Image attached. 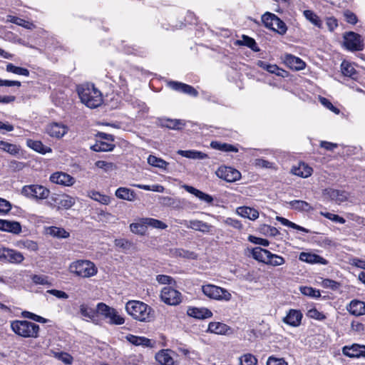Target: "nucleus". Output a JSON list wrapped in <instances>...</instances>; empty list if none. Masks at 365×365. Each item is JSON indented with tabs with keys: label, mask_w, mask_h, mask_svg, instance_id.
<instances>
[{
	"label": "nucleus",
	"mask_w": 365,
	"mask_h": 365,
	"mask_svg": "<svg viewBox=\"0 0 365 365\" xmlns=\"http://www.w3.org/2000/svg\"><path fill=\"white\" fill-rule=\"evenodd\" d=\"M77 91L81 101L90 108H97L103 103L102 93L93 84L78 86Z\"/></svg>",
	"instance_id": "obj_1"
},
{
	"label": "nucleus",
	"mask_w": 365,
	"mask_h": 365,
	"mask_svg": "<svg viewBox=\"0 0 365 365\" xmlns=\"http://www.w3.org/2000/svg\"><path fill=\"white\" fill-rule=\"evenodd\" d=\"M127 313L134 319L140 322H149L152 318V309L144 302L131 300L126 303Z\"/></svg>",
	"instance_id": "obj_2"
},
{
	"label": "nucleus",
	"mask_w": 365,
	"mask_h": 365,
	"mask_svg": "<svg viewBox=\"0 0 365 365\" xmlns=\"http://www.w3.org/2000/svg\"><path fill=\"white\" fill-rule=\"evenodd\" d=\"M11 329L18 335L26 338H37L39 326L26 320H16L11 324Z\"/></svg>",
	"instance_id": "obj_3"
},
{
	"label": "nucleus",
	"mask_w": 365,
	"mask_h": 365,
	"mask_svg": "<svg viewBox=\"0 0 365 365\" xmlns=\"http://www.w3.org/2000/svg\"><path fill=\"white\" fill-rule=\"evenodd\" d=\"M70 272L81 277L95 276L98 269L95 264L89 260H77L71 264Z\"/></svg>",
	"instance_id": "obj_4"
},
{
	"label": "nucleus",
	"mask_w": 365,
	"mask_h": 365,
	"mask_svg": "<svg viewBox=\"0 0 365 365\" xmlns=\"http://www.w3.org/2000/svg\"><path fill=\"white\" fill-rule=\"evenodd\" d=\"M97 312L109 324L122 325L125 323V317L117 309L104 303L97 304Z\"/></svg>",
	"instance_id": "obj_5"
},
{
	"label": "nucleus",
	"mask_w": 365,
	"mask_h": 365,
	"mask_svg": "<svg viewBox=\"0 0 365 365\" xmlns=\"http://www.w3.org/2000/svg\"><path fill=\"white\" fill-rule=\"evenodd\" d=\"M21 193L27 198L42 200L48 198L50 190L41 185L33 184L24 185Z\"/></svg>",
	"instance_id": "obj_6"
},
{
	"label": "nucleus",
	"mask_w": 365,
	"mask_h": 365,
	"mask_svg": "<svg viewBox=\"0 0 365 365\" xmlns=\"http://www.w3.org/2000/svg\"><path fill=\"white\" fill-rule=\"evenodd\" d=\"M344 46L350 51H359L364 49V40L361 36L353 31L344 34Z\"/></svg>",
	"instance_id": "obj_7"
},
{
	"label": "nucleus",
	"mask_w": 365,
	"mask_h": 365,
	"mask_svg": "<svg viewBox=\"0 0 365 365\" xmlns=\"http://www.w3.org/2000/svg\"><path fill=\"white\" fill-rule=\"evenodd\" d=\"M216 175L218 178L229 182H235L241 178L240 171L228 166L220 167L216 171Z\"/></svg>",
	"instance_id": "obj_8"
},
{
	"label": "nucleus",
	"mask_w": 365,
	"mask_h": 365,
	"mask_svg": "<svg viewBox=\"0 0 365 365\" xmlns=\"http://www.w3.org/2000/svg\"><path fill=\"white\" fill-rule=\"evenodd\" d=\"M0 259L10 263L20 264L24 261V257L21 252L17 250L2 247H0Z\"/></svg>",
	"instance_id": "obj_9"
},
{
	"label": "nucleus",
	"mask_w": 365,
	"mask_h": 365,
	"mask_svg": "<svg viewBox=\"0 0 365 365\" xmlns=\"http://www.w3.org/2000/svg\"><path fill=\"white\" fill-rule=\"evenodd\" d=\"M178 223L185 226L187 228L192 229L202 232H210L212 226L207 222L198 220H180Z\"/></svg>",
	"instance_id": "obj_10"
},
{
	"label": "nucleus",
	"mask_w": 365,
	"mask_h": 365,
	"mask_svg": "<svg viewBox=\"0 0 365 365\" xmlns=\"http://www.w3.org/2000/svg\"><path fill=\"white\" fill-rule=\"evenodd\" d=\"M46 130L51 137L61 138L68 133V128L62 123L53 122L46 126Z\"/></svg>",
	"instance_id": "obj_11"
},
{
	"label": "nucleus",
	"mask_w": 365,
	"mask_h": 365,
	"mask_svg": "<svg viewBox=\"0 0 365 365\" xmlns=\"http://www.w3.org/2000/svg\"><path fill=\"white\" fill-rule=\"evenodd\" d=\"M49 179L51 182L63 186H72L76 182L73 177L63 172L53 173Z\"/></svg>",
	"instance_id": "obj_12"
},
{
	"label": "nucleus",
	"mask_w": 365,
	"mask_h": 365,
	"mask_svg": "<svg viewBox=\"0 0 365 365\" xmlns=\"http://www.w3.org/2000/svg\"><path fill=\"white\" fill-rule=\"evenodd\" d=\"M206 331L219 335H230L233 334V329L230 326L219 322H210Z\"/></svg>",
	"instance_id": "obj_13"
},
{
	"label": "nucleus",
	"mask_w": 365,
	"mask_h": 365,
	"mask_svg": "<svg viewBox=\"0 0 365 365\" xmlns=\"http://www.w3.org/2000/svg\"><path fill=\"white\" fill-rule=\"evenodd\" d=\"M202 293L205 297H230L231 294L226 289L211 284L202 286Z\"/></svg>",
	"instance_id": "obj_14"
},
{
	"label": "nucleus",
	"mask_w": 365,
	"mask_h": 365,
	"mask_svg": "<svg viewBox=\"0 0 365 365\" xmlns=\"http://www.w3.org/2000/svg\"><path fill=\"white\" fill-rule=\"evenodd\" d=\"M187 314L192 318L203 320L211 318L212 312L205 307H189L187 310Z\"/></svg>",
	"instance_id": "obj_15"
},
{
	"label": "nucleus",
	"mask_w": 365,
	"mask_h": 365,
	"mask_svg": "<svg viewBox=\"0 0 365 365\" xmlns=\"http://www.w3.org/2000/svg\"><path fill=\"white\" fill-rule=\"evenodd\" d=\"M342 353L351 358L365 356V345L354 344L350 346H346L343 348Z\"/></svg>",
	"instance_id": "obj_16"
},
{
	"label": "nucleus",
	"mask_w": 365,
	"mask_h": 365,
	"mask_svg": "<svg viewBox=\"0 0 365 365\" xmlns=\"http://www.w3.org/2000/svg\"><path fill=\"white\" fill-rule=\"evenodd\" d=\"M168 86L174 91L186 93L193 97H196L198 95V92L194 87L183 83L170 81Z\"/></svg>",
	"instance_id": "obj_17"
},
{
	"label": "nucleus",
	"mask_w": 365,
	"mask_h": 365,
	"mask_svg": "<svg viewBox=\"0 0 365 365\" xmlns=\"http://www.w3.org/2000/svg\"><path fill=\"white\" fill-rule=\"evenodd\" d=\"M0 230L19 235L21 232V225L16 221L0 219Z\"/></svg>",
	"instance_id": "obj_18"
},
{
	"label": "nucleus",
	"mask_w": 365,
	"mask_h": 365,
	"mask_svg": "<svg viewBox=\"0 0 365 365\" xmlns=\"http://www.w3.org/2000/svg\"><path fill=\"white\" fill-rule=\"evenodd\" d=\"M323 194L324 196L338 204H340L347 200V194L343 190L327 188L324 190Z\"/></svg>",
	"instance_id": "obj_19"
},
{
	"label": "nucleus",
	"mask_w": 365,
	"mask_h": 365,
	"mask_svg": "<svg viewBox=\"0 0 365 365\" xmlns=\"http://www.w3.org/2000/svg\"><path fill=\"white\" fill-rule=\"evenodd\" d=\"M257 65L261 68L277 76L285 78L288 76V72L280 68L276 64H270L263 61H258Z\"/></svg>",
	"instance_id": "obj_20"
},
{
	"label": "nucleus",
	"mask_w": 365,
	"mask_h": 365,
	"mask_svg": "<svg viewBox=\"0 0 365 365\" xmlns=\"http://www.w3.org/2000/svg\"><path fill=\"white\" fill-rule=\"evenodd\" d=\"M302 319V314L299 310L290 309L283 319V322L292 327H297L300 325Z\"/></svg>",
	"instance_id": "obj_21"
},
{
	"label": "nucleus",
	"mask_w": 365,
	"mask_h": 365,
	"mask_svg": "<svg viewBox=\"0 0 365 365\" xmlns=\"http://www.w3.org/2000/svg\"><path fill=\"white\" fill-rule=\"evenodd\" d=\"M299 260L309 264H327L328 262L322 257L310 252H301L299 257Z\"/></svg>",
	"instance_id": "obj_22"
},
{
	"label": "nucleus",
	"mask_w": 365,
	"mask_h": 365,
	"mask_svg": "<svg viewBox=\"0 0 365 365\" xmlns=\"http://www.w3.org/2000/svg\"><path fill=\"white\" fill-rule=\"evenodd\" d=\"M158 125L173 130H180L185 125V123L182 120L161 118L158 120Z\"/></svg>",
	"instance_id": "obj_23"
},
{
	"label": "nucleus",
	"mask_w": 365,
	"mask_h": 365,
	"mask_svg": "<svg viewBox=\"0 0 365 365\" xmlns=\"http://www.w3.org/2000/svg\"><path fill=\"white\" fill-rule=\"evenodd\" d=\"M285 63L292 69L299 71L305 68V63L299 57L292 54H287L284 57Z\"/></svg>",
	"instance_id": "obj_24"
},
{
	"label": "nucleus",
	"mask_w": 365,
	"mask_h": 365,
	"mask_svg": "<svg viewBox=\"0 0 365 365\" xmlns=\"http://www.w3.org/2000/svg\"><path fill=\"white\" fill-rule=\"evenodd\" d=\"M128 341L135 346H142L143 347H153L154 342L145 336H138L133 334H128L125 336Z\"/></svg>",
	"instance_id": "obj_25"
},
{
	"label": "nucleus",
	"mask_w": 365,
	"mask_h": 365,
	"mask_svg": "<svg viewBox=\"0 0 365 365\" xmlns=\"http://www.w3.org/2000/svg\"><path fill=\"white\" fill-rule=\"evenodd\" d=\"M312 171V168L304 163H299L297 166H294L292 168V173L294 175L304 178L309 177Z\"/></svg>",
	"instance_id": "obj_26"
},
{
	"label": "nucleus",
	"mask_w": 365,
	"mask_h": 365,
	"mask_svg": "<svg viewBox=\"0 0 365 365\" xmlns=\"http://www.w3.org/2000/svg\"><path fill=\"white\" fill-rule=\"evenodd\" d=\"M177 153L182 157L192 160H205L208 158V155L206 153L195 150H178Z\"/></svg>",
	"instance_id": "obj_27"
},
{
	"label": "nucleus",
	"mask_w": 365,
	"mask_h": 365,
	"mask_svg": "<svg viewBox=\"0 0 365 365\" xmlns=\"http://www.w3.org/2000/svg\"><path fill=\"white\" fill-rule=\"evenodd\" d=\"M26 145L28 147L35 150L37 153L41 154H46L48 153H51L52 150L51 148L45 146L41 141L40 140H34L31 139H28L26 140Z\"/></svg>",
	"instance_id": "obj_28"
},
{
	"label": "nucleus",
	"mask_w": 365,
	"mask_h": 365,
	"mask_svg": "<svg viewBox=\"0 0 365 365\" xmlns=\"http://www.w3.org/2000/svg\"><path fill=\"white\" fill-rule=\"evenodd\" d=\"M115 196L122 200L133 202L136 199L135 192L129 188L120 187L115 191Z\"/></svg>",
	"instance_id": "obj_29"
},
{
	"label": "nucleus",
	"mask_w": 365,
	"mask_h": 365,
	"mask_svg": "<svg viewBox=\"0 0 365 365\" xmlns=\"http://www.w3.org/2000/svg\"><path fill=\"white\" fill-rule=\"evenodd\" d=\"M80 313L83 317L86 319L87 320H95L97 317V307L94 308L93 307L89 304H81L80 307Z\"/></svg>",
	"instance_id": "obj_30"
},
{
	"label": "nucleus",
	"mask_w": 365,
	"mask_h": 365,
	"mask_svg": "<svg viewBox=\"0 0 365 365\" xmlns=\"http://www.w3.org/2000/svg\"><path fill=\"white\" fill-rule=\"evenodd\" d=\"M349 312L355 316L365 314V303L362 301L354 299L349 304Z\"/></svg>",
	"instance_id": "obj_31"
},
{
	"label": "nucleus",
	"mask_w": 365,
	"mask_h": 365,
	"mask_svg": "<svg viewBox=\"0 0 365 365\" xmlns=\"http://www.w3.org/2000/svg\"><path fill=\"white\" fill-rule=\"evenodd\" d=\"M184 189L188 192L189 193H191L198 197L200 200L205 201L207 203H212L213 202V198L211 195L206 194L205 192H202V191L192 187L190 185H184Z\"/></svg>",
	"instance_id": "obj_32"
},
{
	"label": "nucleus",
	"mask_w": 365,
	"mask_h": 365,
	"mask_svg": "<svg viewBox=\"0 0 365 365\" xmlns=\"http://www.w3.org/2000/svg\"><path fill=\"white\" fill-rule=\"evenodd\" d=\"M237 213L251 220H255L259 217V212L257 210L250 207H240L237 209Z\"/></svg>",
	"instance_id": "obj_33"
},
{
	"label": "nucleus",
	"mask_w": 365,
	"mask_h": 365,
	"mask_svg": "<svg viewBox=\"0 0 365 365\" xmlns=\"http://www.w3.org/2000/svg\"><path fill=\"white\" fill-rule=\"evenodd\" d=\"M269 255H271V252L259 247L253 248L252 251V255L254 259L266 264L269 259Z\"/></svg>",
	"instance_id": "obj_34"
},
{
	"label": "nucleus",
	"mask_w": 365,
	"mask_h": 365,
	"mask_svg": "<svg viewBox=\"0 0 365 365\" xmlns=\"http://www.w3.org/2000/svg\"><path fill=\"white\" fill-rule=\"evenodd\" d=\"M115 148V145L110 141L97 140L91 148L95 152H107L111 151Z\"/></svg>",
	"instance_id": "obj_35"
},
{
	"label": "nucleus",
	"mask_w": 365,
	"mask_h": 365,
	"mask_svg": "<svg viewBox=\"0 0 365 365\" xmlns=\"http://www.w3.org/2000/svg\"><path fill=\"white\" fill-rule=\"evenodd\" d=\"M156 360L163 365H175V361L168 350H162L155 356Z\"/></svg>",
	"instance_id": "obj_36"
},
{
	"label": "nucleus",
	"mask_w": 365,
	"mask_h": 365,
	"mask_svg": "<svg viewBox=\"0 0 365 365\" xmlns=\"http://www.w3.org/2000/svg\"><path fill=\"white\" fill-rule=\"evenodd\" d=\"M210 147L213 149L224 151V152H234L237 153L238 148L231 144L220 143L218 141H212L210 143Z\"/></svg>",
	"instance_id": "obj_37"
},
{
	"label": "nucleus",
	"mask_w": 365,
	"mask_h": 365,
	"mask_svg": "<svg viewBox=\"0 0 365 365\" xmlns=\"http://www.w3.org/2000/svg\"><path fill=\"white\" fill-rule=\"evenodd\" d=\"M56 202L59 207L67 210L74 205L76 199L70 195H63L56 198Z\"/></svg>",
	"instance_id": "obj_38"
},
{
	"label": "nucleus",
	"mask_w": 365,
	"mask_h": 365,
	"mask_svg": "<svg viewBox=\"0 0 365 365\" xmlns=\"http://www.w3.org/2000/svg\"><path fill=\"white\" fill-rule=\"evenodd\" d=\"M16 246L20 249H26L31 252H36L38 250V245L36 241L27 239L17 241Z\"/></svg>",
	"instance_id": "obj_39"
},
{
	"label": "nucleus",
	"mask_w": 365,
	"mask_h": 365,
	"mask_svg": "<svg viewBox=\"0 0 365 365\" xmlns=\"http://www.w3.org/2000/svg\"><path fill=\"white\" fill-rule=\"evenodd\" d=\"M88 196L102 205H107L110 202V197L109 196L101 194V192L95 190L89 191Z\"/></svg>",
	"instance_id": "obj_40"
},
{
	"label": "nucleus",
	"mask_w": 365,
	"mask_h": 365,
	"mask_svg": "<svg viewBox=\"0 0 365 365\" xmlns=\"http://www.w3.org/2000/svg\"><path fill=\"white\" fill-rule=\"evenodd\" d=\"M148 163L149 165L160 168L162 170H167V167L169 165L168 162L162 158H158L155 155H150L148 158Z\"/></svg>",
	"instance_id": "obj_41"
},
{
	"label": "nucleus",
	"mask_w": 365,
	"mask_h": 365,
	"mask_svg": "<svg viewBox=\"0 0 365 365\" xmlns=\"http://www.w3.org/2000/svg\"><path fill=\"white\" fill-rule=\"evenodd\" d=\"M289 205L292 209L298 211L309 212L313 210L309 203L304 200H292Z\"/></svg>",
	"instance_id": "obj_42"
},
{
	"label": "nucleus",
	"mask_w": 365,
	"mask_h": 365,
	"mask_svg": "<svg viewBox=\"0 0 365 365\" xmlns=\"http://www.w3.org/2000/svg\"><path fill=\"white\" fill-rule=\"evenodd\" d=\"M341 69L345 76L350 77L352 79L357 78V73L354 67L349 62L343 61L341 65Z\"/></svg>",
	"instance_id": "obj_43"
},
{
	"label": "nucleus",
	"mask_w": 365,
	"mask_h": 365,
	"mask_svg": "<svg viewBox=\"0 0 365 365\" xmlns=\"http://www.w3.org/2000/svg\"><path fill=\"white\" fill-rule=\"evenodd\" d=\"M0 150L13 155L19 153V148L16 145L4 140H0Z\"/></svg>",
	"instance_id": "obj_44"
},
{
	"label": "nucleus",
	"mask_w": 365,
	"mask_h": 365,
	"mask_svg": "<svg viewBox=\"0 0 365 365\" xmlns=\"http://www.w3.org/2000/svg\"><path fill=\"white\" fill-rule=\"evenodd\" d=\"M130 231L135 234L143 235L145 233L147 227L146 224L143 223V218L139 220V222L131 223L130 225Z\"/></svg>",
	"instance_id": "obj_45"
},
{
	"label": "nucleus",
	"mask_w": 365,
	"mask_h": 365,
	"mask_svg": "<svg viewBox=\"0 0 365 365\" xmlns=\"http://www.w3.org/2000/svg\"><path fill=\"white\" fill-rule=\"evenodd\" d=\"M304 17L309 21L312 24L318 28H322V22L319 17L311 10L304 11Z\"/></svg>",
	"instance_id": "obj_46"
},
{
	"label": "nucleus",
	"mask_w": 365,
	"mask_h": 365,
	"mask_svg": "<svg viewBox=\"0 0 365 365\" xmlns=\"http://www.w3.org/2000/svg\"><path fill=\"white\" fill-rule=\"evenodd\" d=\"M6 71L7 72L13 73L16 75L29 76V71L27 68L16 66L14 64L9 63L6 65Z\"/></svg>",
	"instance_id": "obj_47"
},
{
	"label": "nucleus",
	"mask_w": 365,
	"mask_h": 365,
	"mask_svg": "<svg viewBox=\"0 0 365 365\" xmlns=\"http://www.w3.org/2000/svg\"><path fill=\"white\" fill-rule=\"evenodd\" d=\"M237 43L238 45L246 46L254 51H258L259 50L255 41L252 38L245 35H243L242 39L238 40Z\"/></svg>",
	"instance_id": "obj_48"
},
{
	"label": "nucleus",
	"mask_w": 365,
	"mask_h": 365,
	"mask_svg": "<svg viewBox=\"0 0 365 365\" xmlns=\"http://www.w3.org/2000/svg\"><path fill=\"white\" fill-rule=\"evenodd\" d=\"M276 219L278 222H281L284 226H287V227H291V228H293V229H295V230H299V231H302V232H304L306 233L309 232V230L308 229H307L304 227H302L300 225H298L284 217H277Z\"/></svg>",
	"instance_id": "obj_49"
},
{
	"label": "nucleus",
	"mask_w": 365,
	"mask_h": 365,
	"mask_svg": "<svg viewBox=\"0 0 365 365\" xmlns=\"http://www.w3.org/2000/svg\"><path fill=\"white\" fill-rule=\"evenodd\" d=\"M143 223L146 224V227L148 226L152 227L153 228L164 230L167 228L168 225L165 224L163 222L158 220L154 218L145 217L143 218Z\"/></svg>",
	"instance_id": "obj_50"
},
{
	"label": "nucleus",
	"mask_w": 365,
	"mask_h": 365,
	"mask_svg": "<svg viewBox=\"0 0 365 365\" xmlns=\"http://www.w3.org/2000/svg\"><path fill=\"white\" fill-rule=\"evenodd\" d=\"M48 233L53 237L58 238H68L69 237V232L66 230L57 227H51L48 230Z\"/></svg>",
	"instance_id": "obj_51"
},
{
	"label": "nucleus",
	"mask_w": 365,
	"mask_h": 365,
	"mask_svg": "<svg viewBox=\"0 0 365 365\" xmlns=\"http://www.w3.org/2000/svg\"><path fill=\"white\" fill-rule=\"evenodd\" d=\"M240 365H257V359L252 354H245L239 358Z\"/></svg>",
	"instance_id": "obj_52"
},
{
	"label": "nucleus",
	"mask_w": 365,
	"mask_h": 365,
	"mask_svg": "<svg viewBox=\"0 0 365 365\" xmlns=\"http://www.w3.org/2000/svg\"><path fill=\"white\" fill-rule=\"evenodd\" d=\"M173 255L176 257H184V258H187V259H196L197 258V254L193 252H190L189 250H185L184 249H175L174 251H173Z\"/></svg>",
	"instance_id": "obj_53"
},
{
	"label": "nucleus",
	"mask_w": 365,
	"mask_h": 365,
	"mask_svg": "<svg viewBox=\"0 0 365 365\" xmlns=\"http://www.w3.org/2000/svg\"><path fill=\"white\" fill-rule=\"evenodd\" d=\"M277 18V16L274 14L267 12L262 16V21L264 26L271 29H273L274 19Z\"/></svg>",
	"instance_id": "obj_54"
},
{
	"label": "nucleus",
	"mask_w": 365,
	"mask_h": 365,
	"mask_svg": "<svg viewBox=\"0 0 365 365\" xmlns=\"http://www.w3.org/2000/svg\"><path fill=\"white\" fill-rule=\"evenodd\" d=\"M273 29H271L273 31H277L279 34H283L287 31V26L277 16L276 19H274Z\"/></svg>",
	"instance_id": "obj_55"
},
{
	"label": "nucleus",
	"mask_w": 365,
	"mask_h": 365,
	"mask_svg": "<svg viewBox=\"0 0 365 365\" xmlns=\"http://www.w3.org/2000/svg\"><path fill=\"white\" fill-rule=\"evenodd\" d=\"M299 290L301 294L305 297H321L319 291L312 287H300Z\"/></svg>",
	"instance_id": "obj_56"
},
{
	"label": "nucleus",
	"mask_w": 365,
	"mask_h": 365,
	"mask_svg": "<svg viewBox=\"0 0 365 365\" xmlns=\"http://www.w3.org/2000/svg\"><path fill=\"white\" fill-rule=\"evenodd\" d=\"M269 259H268L267 264L272 266H279L285 262V260L282 257L272 254V252L271 255H269Z\"/></svg>",
	"instance_id": "obj_57"
},
{
	"label": "nucleus",
	"mask_w": 365,
	"mask_h": 365,
	"mask_svg": "<svg viewBox=\"0 0 365 365\" xmlns=\"http://www.w3.org/2000/svg\"><path fill=\"white\" fill-rule=\"evenodd\" d=\"M9 17L10 19L9 21L16 25L23 26L26 29H31V27L33 26L32 23L26 21L23 19L12 16H9Z\"/></svg>",
	"instance_id": "obj_58"
},
{
	"label": "nucleus",
	"mask_w": 365,
	"mask_h": 365,
	"mask_svg": "<svg viewBox=\"0 0 365 365\" xmlns=\"http://www.w3.org/2000/svg\"><path fill=\"white\" fill-rule=\"evenodd\" d=\"M320 214L322 216L325 217L326 218H327L333 222H337L339 224H344L346 222L345 219L343 218L342 217H340L338 215H335V214H332V213L327 212H321Z\"/></svg>",
	"instance_id": "obj_59"
},
{
	"label": "nucleus",
	"mask_w": 365,
	"mask_h": 365,
	"mask_svg": "<svg viewBox=\"0 0 365 365\" xmlns=\"http://www.w3.org/2000/svg\"><path fill=\"white\" fill-rule=\"evenodd\" d=\"M156 280L160 284L172 285V284H175V283H176L175 279L172 277L168 276V275H165V274L157 275Z\"/></svg>",
	"instance_id": "obj_60"
},
{
	"label": "nucleus",
	"mask_w": 365,
	"mask_h": 365,
	"mask_svg": "<svg viewBox=\"0 0 365 365\" xmlns=\"http://www.w3.org/2000/svg\"><path fill=\"white\" fill-rule=\"evenodd\" d=\"M307 316L309 318L320 321L326 318L325 315L323 313L319 312L316 308H312L309 309L307 312Z\"/></svg>",
	"instance_id": "obj_61"
},
{
	"label": "nucleus",
	"mask_w": 365,
	"mask_h": 365,
	"mask_svg": "<svg viewBox=\"0 0 365 365\" xmlns=\"http://www.w3.org/2000/svg\"><path fill=\"white\" fill-rule=\"evenodd\" d=\"M320 103L334 113L335 114H339L340 110L336 107L334 106L332 103L326 98L320 97L319 98Z\"/></svg>",
	"instance_id": "obj_62"
},
{
	"label": "nucleus",
	"mask_w": 365,
	"mask_h": 365,
	"mask_svg": "<svg viewBox=\"0 0 365 365\" xmlns=\"http://www.w3.org/2000/svg\"><path fill=\"white\" fill-rule=\"evenodd\" d=\"M322 285L324 288H329L332 290L337 289L340 286L339 283L329 279H323L322 282Z\"/></svg>",
	"instance_id": "obj_63"
},
{
	"label": "nucleus",
	"mask_w": 365,
	"mask_h": 365,
	"mask_svg": "<svg viewBox=\"0 0 365 365\" xmlns=\"http://www.w3.org/2000/svg\"><path fill=\"white\" fill-rule=\"evenodd\" d=\"M267 365H288V364L283 358L270 356L267 359Z\"/></svg>",
	"instance_id": "obj_64"
}]
</instances>
